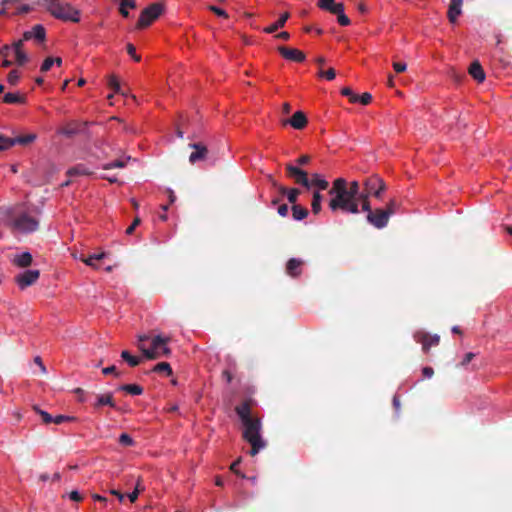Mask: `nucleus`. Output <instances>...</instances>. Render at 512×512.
Returning a JSON list of instances; mask_svg holds the SVG:
<instances>
[{
	"instance_id": "obj_1",
	"label": "nucleus",
	"mask_w": 512,
	"mask_h": 512,
	"mask_svg": "<svg viewBox=\"0 0 512 512\" xmlns=\"http://www.w3.org/2000/svg\"><path fill=\"white\" fill-rule=\"evenodd\" d=\"M235 411L239 416L244 430L243 439L251 445L250 455L255 456L266 446V442L261 437V421L251 414V407L248 401H244L236 406Z\"/></svg>"
},
{
	"instance_id": "obj_2",
	"label": "nucleus",
	"mask_w": 512,
	"mask_h": 512,
	"mask_svg": "<svg viewBox=\"0 0 512 512\" xmlns=\"http://www.w3.org/2000/svg\"><path fill=\"white\" fill-rule=\"evenodd\" d=\"M328 193L331 196L329 208L332 211L342 210L352 214L359 212L357 200L346 192V180L344 178L335 179Z\"/></svg>"
},
{
	"instance_id": "obj_3",
	"label": "nucleus",
	"mask_w": 512,
	"mask_h": 512,
	"mask_svg": "<svg viewBox=\"0 0 512 512\" xmlns=\"http://www.w3.org/2000/svg\"><path fill=\"white\" fill-rule=\"evenodd\" d=\"M169 338H164L160 335L149 337L147 335H140L138 337V348L143 352L147 359H159L161 357H168L171 354V349L167 346Z\"/></svg>"
},
{
	"instance_id": "obj_4",
	"label": "nucleus",
	"mask_w": 512,
	"mask_h": 512,
	"mask_svg": "<svg viewBox=\"0 0 512 512\" xmlns=\"http://www.w3.org/2000/svg\"><path fill=\"white\" fill-rule=\"evenodd\" d=\"M46 9L57 19L71 22H79V11L70 4L62 5L59 0H44Z\"/></svg>"
},
{
	"instance_id": "obj_5",
	"label": "nucleus",
	"mask_w": 512,
	"mask_h": 512,
	"mask_svg": "<svg viewBox=\"0 0 512 512\" xmlns=\"http://www.w3.org/2000/svg\"><path fill=\"white\" fill-rule=\"evenodd\" d=\"M164 11L162 3H153L143 9L141 12L136 27L142 29L148 27L154 20H156Z\"/></svg>"
},
{
	"instance_id": "obj_6",
	"label": "nucleus",
	"mask_w": 512,
	"mask_h": 512,
	"mask_svg": "<svg viewBox=\"0 0 512 512\" xmlns=\"http://www.w3.org/2000/svg\"><path fill=\"white\" fill-rule=\"evenodd\" d=\"M11 226L14 230L19 232L31 233L38 229L39 222L27 213H22L12 219Z\"/></svg>"
},
{
	"instance_id": "obj_7",
	"label": "nucleus",
	"mask_w": 512,
	"mask_h": 512,
	"mask_svg": "<svg viewBox=\"0 0 512 512\" xmlns=\"http://www.w3.org/2000/svg\"><path fill=\"white\" fill-rule=\"evenodd\" d=\"M364 188L368 194L380 199L382 192L386 189V184L381 177L374 174L365 179Z\"/></svg>"
},
{
	"instance_id": "obj_8",
	"label": "nucleus",
	"mask_w": 512,
	"mask_h": 512,
	"mask_svg": "<svg viewBox=\"0 0 512 512\" xmlns=\"http://www.w3.org/2000/svg\"><path fill=\"white\" fill-rule=\"evenodd\" d=\"M285 169L287 175L291 178H294L295 183L300 184L307 189L311 187V183L306 171L292 165L291 163L286 164Z\"/></svg>"
},
{
	"instance_id": "obj_9",
	"label": "nucleus",
	"mask_w": 512,
	"mask_h": 512,
	"mask_svg": "<svg viewBox=\"0 0 512 512\" xmlns=\"http://www.w3.org/2000/svg\"><path fill=\"white\" fill-rule=\"evenodd\" d=\"M414 339L416 342L422 344V350L425 353H428L432 346H437L440 342V337L438 335H430L422 331L416 332L414 334Z\"/></svg>"
},
{
	"instance_id": "obj_10",
	"label": "nucleus",
	"mask_w": 512,
	"mask_h": 512,
	"mask_svg": "<svg viewBox=\"0 0 512 512\" xmlns=\"http://www.w3.org/2000/svg\"><path fill=\"white\" fill-rule=\"evenodd\" d=\"M389 218L388 213L384 209L379 208L367 214V221L377 229L386 227Z\"/></svg>"
},
{
	"instance_id": "obj_11",
	"label": "nucleus",
	"mask_w": 512,
	"mask_h": 512,
	"mask_svg": "<svg viewBox=\"0 0 512 512\" xmlns=\"http://www.w3.org/2000/svg\"><path fill=\"white\" fill-rule=\"evenodd\" d=\"M40 276L39 270H26L16 276L15 281L21 289L34 284Z\"/></svg>"
},
{
	"instance_id": "obj_12",
	"label": "nucleus",
	"mask_w": 512,
	"mask_h": 512,
	"mask_svg": "<svg viewBox=\"0 0 512 512\" xmlns=\"http://www.w3.org/2000/svg\"><path fill=\"white\" fill-rule=\"evenodd\" d=\"M277 50L283 58L289 61L301 63L306 59L305 54L296 48L279 46Z\"/></svg>"
},
{
	"instance_id": "obj_13",
	"label": "nucleus",
	"mask_w": 512,
	"mask_h": 512,
	"mask_svg": "<svg viewBox=\"0 0 512 512\" xmlns=\"http://www.w3.org/2000/svg\"><path fill=\"white\" fill-rule=\"evenodd\" d=\"M189 147L194 150L189 156V162L191 164H195L199 161H203V160L207 159L209 151L204 144L191 143V144H189Z\"/></svg>"
},
{
	"instance_id": "obj_14",
	"label": "nucleus",
	"mask_w": 512,
	"mask_h": 512,
	"mask_svg": "<svg viewBox=\"0 0 512 512\" xmlns=\"http://www.w3.org/2000/svg\"><path fill=\"white\" fill-rule=\"evenodd\" d=\"M23 36L24 40L35 39L39 42H43L46 37V31L42 25L37 24L32 28V30L24 32Z\"/></svg>"
},
{
	"instance_id": "obj_15",
	"label": "nucleus",
	"mask_w": 512,
	"mask_h": 512,
	"mask_svg": "<svg viewBox=\"0 0 512 512\" xmlns=\"http://www.w3.org/2000/svg\"><path fill=\"white\" fill-rule=\"evenodd\" d=\"M286 123H289L294 129L302 130L306 127L308 120L302 111H297L289 120L285 121V124Z\"/></svg>"
},
{
	"instance_id": "obj_16",
	"label": "nucleus",
	"mask_w": 512,
	"mask_h": 512,
	"mask_svg": "<svg viewBox=\"0 0 512 512\" xmlns=\"http://www.w3.org/2000/svg\"><path fill=\"white\" fill-rule=\"evenodd\" d=\"M462 0H450L447 16L451 23H455L462 13Z\"/></svg>"
},
{
	"instance_id": "obj_17",
	"label": "nucleus",
	"mask_w": 512,
	"mask_h": 512,
	"mask_svg": "<svg viewBox=\"0 0 512 512\" xmlns=\"http://www.w3.org/2000/svg\"><path fill=\"white\" fill-rule=\"evenodd\" d=\"M102 406H110L111 408H114V409L117 408L112 393L96 395V400L93 403V407L95 409H99Z\"/></svg>"
},
{
	"instance_id": "obj_18",
	"label": "nucleus",
	"mask_w": 512,
	"mask_h": 512,
	"mask_svg": "<svg viewBox=\"0 0 512 512\" xmlns=\"http://www.w3.org/2000/svg\"><path fill=\"white\" fill-rule=\"evenodd\" d=\"M272 185L276 187L282 195H287V199L293 205H296L297 198L300 194V190L297 188L287 189L286 187L279 185L276 181L272 180Z\"/></svg>"
},
{
	"instance_id": "obj_19",
	"label": "nucleus",
	"mask_w": 512,
	"mask_h": 512,
	"mask_svg": "<svg viewBox=\"0 0 512 512\" xmlns=\"http://www.w3.org/2000/svg\"><path fill=\"white\" fill-rule=\"evenodd\" d=\"M303 261L296 258H291L286 264V272L292 277H296L301 273V266Z\"/></svg>"
},
{
	"instance_id": "obj_20",
	"label": "nucleus",
	"mask_w": 512,
	"mask_h": 512,
	"mask_svg": "<svg viewBox=\"0 0 512 512\" xmlns=\"http://www.w3.org/2000/svg\"><path fill=\"white\" fill-rule=\"evenodd\" d=\"M80 131H81V124H79L77 122H70L67 125H65L64 127H62L58 131V133L66 136L68 138H71V137L75 136L76 134H78Z\"/></svg>"
},
{
	"instance_id": "obj_21",
	"label": "nucleus",
	"mask_w": 512,
	"mask_h": 512,
	"mask_svg": "<svg viewBox=\"0 0 512 512\" xmlns=\"http://www.w3.org/2000/svg\"><path fill=\"white\" fill-rule=\"evenodd\" d=\"M469 74L478 82L485 79V73L478 61H474L469 67Z\"/></svg>"
},
{
	"instance_id": "obj_22",
	"label": "nucleus",
	"mask_w": 512,
	"mask_h": 512,
	"mask_svg": "<svg viewBox=\"0 0 512 512\" xmlns=\"http://www.w3.org/2000/svg\"><path fill=\"white\" fill-rule=\"evenodd\" d=\"M289 17L290 14L288 12L283 13L276 22L264 28L263 31L268 34L276 32L278 29L282 28L285 25Z\"/></svg>"
},
{
	"instance_id": "obj_23",
	"label": "nucleus",
	"mask_w": 512,
	"mask_h": 512,
	"mask_svg": "<svg viewBox=\"0 0 512 512\" xmlns=\"http://www.w3.org/2000/svg\"><path fill=\"white\" fill-rule=\"evenodd\" d=\"M32 255L29 252H23L21 254L15 255L13 259V263L18 267H28L32 263Z\"/></svg>"
},
{
	"instance_id": "obj_24",
	"label": "nucleus",
	"mask_w": 512,
	"mask_h": 512,
	"mask_svg": "<svg viewBox=\"0 0 512 512\" xmlns=\"http://www.w3.org/2000/svg\"><path fill=\"white\" fill-rule=\"evenodd\" d=\"M106 256V254L104 252H101V253H95V254H91L87 257L85 256H81L80 257V260L82 262H84L86 265L94 268V269H98V265H97V261H100L102 260L104 257Z\"/></svg>"
},
{
	"instance_id": "obj_25",
	"label": "nucleus",
	"mask_w": 512,
	"mask_h": 512,
	"mask_svg": "<svg viewBox=\"0 0 512 512\" xmlns=\"http://www.w3.org/2000/svg\"><path fill=\"white\" fill-rule=\"evenodd\" d=\"M3 102L6 104H23L25 103V96L18 93H6Z\"/></svg>"
},
{
	"instance_id": "obj_26",
	"label": "nucleus",
	"mask_w": 512,
	"mask_h": 512,
	"mask_svg": "<svg viewBox=\"0 0 512 512\" xmlns=\"http://www.w3.org/2000/svg\"><path fill=\"white\" fill-rule=\"evenodd\" d=\"M92 172L84 165V164H78L67 171V175L72 176H78V175H91Z\"/></svg>"
},
{
	"instance_id": "obj_27",
	"label": "nucleus",
	"mask_w": 512,
	"mask_h": 512,
	"mask_svg": "<svg viewBox=\"0 0 512 512\" xmlns=\"http://www.w3.org/2000/svg\"><path fill=\"white\" fill-rule=\"evenodd\" d=\"M292 216L295 220L300 221L305 219L308 216V210L305 207H302L300 205H293L292 206Z\"/></svg>"
},
{
	"instance_id": "obj_28",
	"label": "nucleus",
	"mask_w": 512,
	"mask_h": 512,
	"mask_svg": "<svg viewBox=\"0 0 512 512\" xmlns=\"http://www.w3.org/2000/svg\"><path fill=\"white\" fill-rule=\"evenodd\" d=\"M311 186H316L320 190H326L329 187L328 181L321 178V176L317 173L312 174V178L310 180Z\"/></svg>"
},
{
	"instance_id": "obj_29",
	"label": "nucleus",
	"mask_w": 512,
	"mask_h": 512,
	"mask_svg": "<svg viewBox=\"0 0 512 512\" xmlns=\"http://www.w3.org/2000/svg\"><path fill=\"white\" fill-rule=\"evenodd\" d=\"M323 200V195L320 194L319 191H315L313 193L311 208L314 214H318L321 211V203Z\"/></svg>"
},
{
	"instance_id": "obj_30",
	"label": "nucleus",
	"mask_w": 512,
	"mask_h": 512,
	"mask_svg": "<svg viewBox=\"0 0 512 512\" xmlns=\"http://www.w3.org/2000/svg\"><path fill=\"white\" fill-rule=\"evenodd\" d=\"M118 389L131 395H141L143 393V388L137 384H124L121 385Z\"/></svg>"
},
{
	"instance_id": "obj_31",
	"label": "nucleus",
	"mask_w": 512,
	"mask_h": 512,
	"mask_svg": "<svg viewBox=\"0 0 512 512\" xmlns=\"http://www.w3.org/2000/svg\"><path fill=\"white\" fill-rule=\"evenodd\" d=\"M121 358L124 361H126L131 367L138 366L142 361L140 357L133 356L126 350L122 351Z\"/></svg>"
},
{
	"instance_id": "obj_32",
	"label": "nucleus",
	"mask_w": 512,
	"mask_h": 512,
	"mask_svg": "<svg viewBox=\"0 0 512 512\" xmlns=\"http://www.w3.org/2000/svg\"><path fill=\"white\" fill-rule=\"evenodd\" d=\"M35 139H36V134L31 133V134H27L24 136L14 137V138H12V141L14 142V145L19 144V145L25 146V145L32 143Z\"/></svg>"
},
{
	"instance_id": "obj_33",
	"label": "nucleus",
	"mask_w": 512,
	"mask_h": 512,
	"mask_svg": "<svg viewBox=\"0 0 512 512\" xmlns=\"http://www.w3.org/2000/svg\"><path fill=\"white\" fill-rule=\"evenodd\" d=\"M128 7L135 8L136 7L135 1L134 0H121L119 11H120L121 15L125 18H127L129 16Z\"/></svg>"
},
{
	"instance_id": "obj_34",
	"label": "nucleus",
	"mask_w": 512,
	"mask_h": 512,
	"mask_svg": "<svg viewBox=\"0 0 512 512\" xmlns=\"http://www.w3.org/2000/svg\"><path fill=\"white\" fill-rule=\"evenodd\" d=\"M152 371L157 373H166L168 376L172 375V368L167 362H160L156 364Z\"/></svg>"
},
{
	"instance_id": "obj_35",
	"label": "nucleus",
	"mask_w": 512,
	"mask_h": 512,
	"mask_svg": "<svg viewBox=\"0 0 512 512\" xmlns=\"http://www.w3.org/2000/svg\"><path fill=\"white\" fill-rule=\"evenodd\" d=\"M32 409L41 417L42 422L44 424H51L52 423V417L48 412L40 409L39 406L33 405Z\"/></svg>"
},
{
	"instance_id": "obj_36",
	"label": "nucleus",
	"mask_w": 512,
	"mask_h": 512,
	"mask_svg": "<svg viewBox=\"0 0 512 512\" xmlns=\"http://www.w3.org/2000/svg\"><path fill=\"white\" fill-rule=\"evenodd\" d=\"M360 186L357 181H352L349 186L346 185V192L350 194L353 198L357 200V196L359 195Z\"/></svg>"
},
{
	"instance_id": "obj_37",
	"label": "nucleus",
	"mask_w": 512,
	"mask_h": 512,
	"mask_svg": "<svg viewBox=\"0 0 512 512\" xmlns=\"http://www.w3.org/2000/svg\"><path fill=\"white\" fill-rule=\"evenodd\" d=\"M14 146V142L12 141V138L6 137L2 134H0V151L8 150Z\"/></svg>"
},
{
	"instance_id": "obj_38",
	"label": "nucleus",
	"mask_w": 512,
	"mask_h": 512,
	"mask_svg": "<svg viewBox=\"0 0 512 512\" xmlns=\"http://www.w3.org/2000/svg\"><path fill=\"white\" fill-rule=\"evenodd\" d=\"M399 208V203L396 201V199H391L388 204H387V207L386 209H384V211L386 213H388V216L391 217L392 215H394L397 210Z\"/></svg>"
},
{
	"instance_id": "obj_39",
	"label": "nucleus",
	"mask_w": 512,
	"mask_h": 512,
	"mask_svg": "<svg viewBox=\"0 0 512 512\" xmlns=\"http://www.w3.org/2000/svg\"><path fill=\"white\" fill-rule=\"evenodd\" d=\"M108 86L110 89L113 90L115 93H122L120 83L116 76L112 75L110 76L108 80Z\"/></svg>"
},
{
	"instance_id": "obj_40",
	"label": "nucleus",
	"mask_w": 512,
	"mask_h": 512,
	"mask_svg": "<svg viewBox=\"0 0 512 512\" xmlns=\"http://www.w3.org/2000/svg\"><path fill=\"white\" fill-rule=\"evenodd\" d=\"M341 94H342L343 96L348 97L351 103H356V102H358V95H356V94L352 91V89H351V88H349V87H344V88H342V90H341Z\"/></svg>"
},
{
	"instance_id": "obj_41",
	"label": "nucleus",
	"mask_w": 512,
	"mask_h": 512,
	"mask_svg": "<svg viewBox=\"0 0 512 512\" xmlns=\"http://www.w3.org/2000/svg\"><path fill=\"white\" fill-rule=\"evenodd\" d=\"M326 11H329L332 14L340 15L344 12V5L343 3H333L330 5V8H326Z\"/></svg>"
},
{
	"instance_id": "obj_42",
	"label": "nucleus",
	"mask_w": 512,
	"mask_h": 512,
	"mask_svg": "<svg viewBox=\"0 0 512 512\" xmlns=\"http://www.w3.org/2000/svg\"><path fill=\"white\" fill-rule=\"evenodd\" d=\"M126 166V161L122 159H117L110 163H107L103 166V169H113V168H124Z\"/></svg>"
},
{
	"instance_id": "obj_43",
	"label": "nucleus",
	"mask_w": 512,
	"mask_h": 512,
	"mask_svg": "<svg viewBox=\"0 0 512 512\" xmlns=\"http://www.w3.org/2000/svg\"><path fill=\"white\" fill-rule=\"evenodd\" d=\"M76 418L74 416H66V415H57L55 417H52V423L55 424H62L64 422H70L75 421Z\"/></svg>"
},
{
	"instance_id": "obj_44",
	"label": "nucleus",
	"mask_w": 512,
	"mask_h": 512,
	"mask_svg": "<svg viewBox=\"0 0 512 512\" xmlns=\"http://www.w3.org/2000/svg\"><path fill=\"white\" fill-rule=\"evenodd\" d=\"M119 443L123 446H132L134 445V440L132 439V437L130 435H128L127 433H122L120 436H119V439H118Z\"/></svg>"
},
{
	"instance_id": "obj_45",
	"label": "nucleus",
	"mask_w": 512,
	"mask_h": 512,
	"mask_svg": "<svg viewBox=\"0 0 512 512\" xmlns=\"http://www.w3.org/2000/svg\"><path fill=\"white\" fill-rule=\"evenodd\" d=\"M14 53H15L16 63L18 65L22 66L28 61V56L24 51H16Z\"/></svg>"
},
{
	"instance_id": "obj_46",
	"label": "nucleus",
	"mask_w": 512,
	"mask_h": 512,
	"mask_svg": "<svg viewBox=\"0 0 512 512\" xmlns=\"http://www.w3.org/2000/svg\"><path fill=\"white\" fill-rule=\"evenodd\" d=\"M127 53L136 61L140 62L141 56L136 53V48L133 44L128 43L126 46Z\"/></svg>"
},
{
	"instance_id": "obj_47",
	"label": "nucleus",
	"mask_w": 512,
	"mask_h": 512,
	"mask_svg": "<svg viewBox=\"0 0 512 512\" xmlns=\"http://www.w3.org/2000/svg\"><path fill=\"white\" fill-rule=\"evenodd\" d=\"M318 75L320 77H325L327 80L331 81V80H333L335 78L336 73H335V70L333 68H329L327 71L320 70L318 72Z\"/></svg>"
},
{
	"instance_id": "obj_48",
	"label": "nucleus",
	"mask_w": 512,
	"mask_h": 512,
	"mask_svg": "<svg viewBox=\"0 0 512 512\" xmlns=\"http://www.w3.org/2000/svg\"><path fill=\"white\" fill-rule=\"evenodd\" d=\"M20 78L19 72L17 70H12L8 73L7 80L11 85H15Z\"/></svg>"
},
{
	"instance_id": "obj_49",
	"label": "nucleus",
	"mask_w": 512,
	"mask_h": 512,
	"mask_svg": "<svg viewBox=\"0 0 512 512\" xmlns=\"http://www.w3.org/2000/svg\"><path fill=\"white\" fill-rule=\"evenodd\" d=\"M208 8L211 12L215 13L217 16L223 17V18H228V14L226 13L225 10H223L217 6H214V5H210Z\"/></svg>"
},
{
	"instance_id": "obj_50",
	"label": "nucleus",
	"mask_w": 512,
	"mask_h": 512,
	"mask_svg": "<svg viewBox=\"0 0 512 512\" xmlns=\"http://www.w3.org/2000/svg\"><path fill=\"white\" fill-rule=\"evenodd\" d=\"M372 101V95L368 92L363 93L361 96H358V102L362 105H368Z\"/></svg>"
},
{
	"instance_id": "obj_51",
	"label": "nucleus",
	"mask_w": 512,
	"mask_h": 512,
	"mask_svg": "<svg viewBox=\"0 0 512 512\" xmlns=\"http://www.w3.org/2000/svg\"><path fill=\"white\" fill-rule=\"evenodd\" d=\"M53 64H54V59L52 57H47L41 65V71L47 72L48 70H50V68L52 67Z\"/></svg>"
},
{
	"instance_id": "obj_52",
	"label": "nucleus",
	"mask_w": 512,
	"mask_h": 512,
	"mask_svg": "<svg viewBox=\"0 0 512 512\" xmlns=\"http://www.w3.org/2000/svg\"><path fill=\"white\" fill-rule=\"evenodd\" d=\"M102 373L104 375L113 374L115 377H119L120 376V373L117 371V368L114 365L106 367V368H103L102 369Z\"/></svg>"
},
{
	"instance_id": "obj_53",
	"label": "nucleus",
	"mask_w": 512,
	"mask_h": 512,
	"mask_svg": "<svg viewBox=\"0 0 512 512\" xmlns=\"http://www.w3.org/2000/svg\"><path fill=\"white\" fill-rule=\"evenodd\" d=\"M140 223L141 219L139 217H135L131 225L126 229V234L131 235Z\"/></svg>"
},
{
	"instance_id": "obj_54",
	"label": "nucleus",
	"mask_w": 512,
	"mask_h": 512,
	"mask_svg": "<svg viewBox=\"0 0 512 512\" xmlns=\"http://www.w3.org/2000/svg\"><path fill=\"white\" fill-rule=\"evenodd\" d=\"M337 21L341 26H348L350 24V19L343 13L337 15Z\"/></svg>"
},
{
	"instance_id": "obj_55",
	"label": "nucleus",
	"mask_w": 512,
	"mask_h": 512,
	"mask_svg": "<svg viewBox=\"0 0 512 512\" xmlns=\"http://www.w3.org/2000/svg\"><path fill=\"white\" fill-rule=\"evenodd\" d=\"M311 160V157L309 155H301L299 158H297L295 160V162L300 165V166H304L306 164H308Z\"/></svg>"
},
{
	"instance_id": "obj_56",
	"label": "nucleus",
	"mask_w": 512,
	"mask_h": 512,
	"mask_svg": "<svg viewBox=\"0 0 512 512\" xmlns=\"http://www.w3.org/2000/svg\"><path fill=\"white\" fill-rule=\"evenodd\" d=\"M393 68L397 73H402L406 70L407 65L404 62H394Z\"/></svg>"
},
{
	"instance_id": "obj_57",
	"label": "nucleus",
	"mask_w": 512,
	"mask_h": 512,
	"mask_svg": "<svg viewBox=\"0 0 512 512\" xmlns=\"http://www.w3.org/2000/svg\"><path fill=\"white\" fill-rule=\"evenodd\" d=\"M475 356H476L475 353H472V352L466 353L463 360L461 361V363L459 365L466 366Z\"/></svg>"
},
{
	"instance_id": "obj_58",
	"label": "nucleus",
	"mask_w": 512,
	"mask_h": 512,
	"mask_svg": "<svg viewBox=\"0 0 512 512\" xmlns=\"http://www.w3.org/2000/svg\"><path fill=\"white\" fill-rule=\"evenodd\" d=\"M334 3V0H318V7L325 10L330 8V5Z\"/></svg>"
},
{
	"instance_id": "obj_59",
	"label": "nucleus",
	"mask_w": 512,
	"mask_h": 512,
	"mask_svg": "<svg viewBox=\"0 0 512 512\" xmlns=\"http://www.w3.org/2000/svg\"><path fill=\"white\" fill-rule=\"evenodd\" d=\"M73 392L78 395V401H80V402L86 401L85 391L82 388H76V389H74Z\"/></svg>"
},
{
	"instance_id": "obj_60",
	"label": "nucleus",
	"mask_w": 512,
	"mask_h": 512,
	"mask_svg": "<svg viewBox=\"0 0 512 512\" xmlns=\"http://www.w3.org/2000/svg\"><path fill=\"white\" fill-rule=\"evenodd\" d=\"M24 41H25V40H24V38H23V39H20V40H18V41H15V42L12 44L11 48H13L14 52H16V51H23V50H22V48H23V43H24Z\"/></svg>"
},
{
	"instance_id": "obj_61",
	"label": "nucleus",
	"mask_w": 512,
	"mask_h": 512,
	"mask_svg": "<svg viewBox=\"0 0 512 512\" xmlns=\"http://www.w3.org/2000/svg\"><path fill=\"white\" fill-rule=\"evenodd\" d=\"M10 50H11V46L9 45H3L0 49V55L3 57V58H7L10 54Z\"/></svg>"
},
{
	"instance_id": "obj_62",
	"label": "nucleus",
	"mask_w": 512,
	"mask_h": 512,
	"mask_svg": "<svg viewBox=\"0 0 512 512\" xmlns=\"http://www.w3.org/2000/svg\"><path fill=\"white\" fill-rule=\"evenodd\" d=\"M422 373L424 377L431 378L434 375V370L432 367L426 366L422 369Z\"/></svg>"
},
{
	"instance_id": "obj_63",
	"label": "nucleus",
	"mask_w": 512,
	"mask_h": 512,
	"mask_svg": "<svg viewBox=\"0 0 512 512\" xmlns=\"http://www.w3.org/2000/svg\"><path fill=\"white\" fill-rule=\"evenodd\" d=\"M69 498L75 502H79L82 500V496L80 495V493L78 491H71L69 494Z\"/></svg>"
},
{
	"instance_id": "obj_64",
	"label": "nucleus",
	"mask_w": 512,
	"mask_h": 512,
	"mask_svg": "<svg viewBox=\"0 0 512 512\" xmlns=\"http://www.w3.org/2000/svg\"><path fill=\"white\" fill-rule=\"evenodd\" d=\"M288 205L287 204H281L278 207V213L280 216L285 217L288 214Z\"/></svg>"
}]
</instances>
